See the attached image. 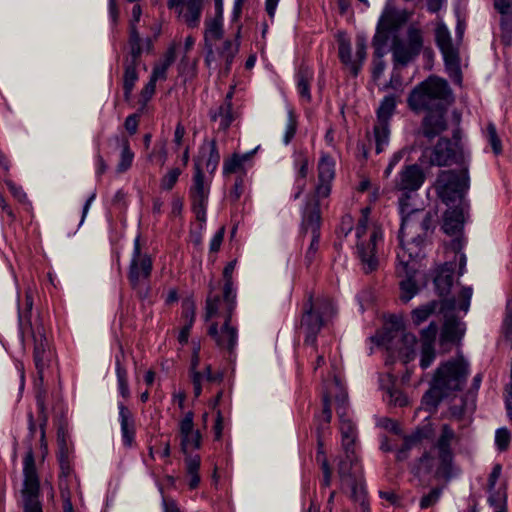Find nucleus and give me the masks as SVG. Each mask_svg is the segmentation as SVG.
Listing matches in <instances>:
<instances>
[{"instance_id":"obj_1","label":"nucleus","mask_w":512,"mask_h":512,"mask_svg":"<svg viewBox=\"0 0 512 512\" xmlns=\"http://www.w3.org/2000/svg\"><path fill=\"white\" fill-rule=\"evenodd\" d=\"M452 101V91L444 79L431 76L418 84L407 99L412 111L427 112L418 133L432 141L446 131L448 128L446 113Z\"/></svg>"},{"instance_id":"obj_2","label":"nucleus","mask_w":512,"mask_h":512,"mask_svg":"<svg viewBox=\"0 0 512 512\" xmlns=\"http://www.w3.org/2000/svg\"><path fill=\"white\" fill-rule=\"evenodd\" d=\"M433 229L434 220L430 212L417 217L403 218L399 232L400 248L397 252V260L407 266V261L419 258Z\"/></svg>"},{"instance_id":"obj_3","label":"nucleus","mask_w":512,"mask_h":512,"mask_svg":"<svg viewBox=\"0 0 512 512\" xmlns=\"http://www.w3.org/2000/svg\"><path fill=\"white\" fill-rule=\"evenodd\" d=\"M467 375L468 364L463 359L442 364L435 372L430 389L422 398L423 403L435 409L443 398L462 389Z\"/></svg>"},{"instance_id":"obj_4","label":"nucleus","mask_w":512,"mask_h":512,"mask_svg":"<svg viewBox=\"0 0 512 512\" xmlns=\"http://www.w3.org/2000/svg\"><path fill=\"white\" fill-rule=\"evenodd\" d=\"M33 301L30 295H26L27 311L20 313V327L23 335L29 334L33 341V358L37 369L38 379L43 382V373L54 358L50 348L49 340L46 337V330L40 316L32 319Z\"/></svg>"},{"instance_id":"obj_5","label":"nucleus","mask_w":512,"mask_h":512,"mask_svg":"<svg viewBox=\"0 0 512 512\" xmlns=\"http://www.w3.org/2000/svg\"><path fill=\"white\" fill-rule=\"evenodd\" d=\"M335 314L333 302L328 297L313 300L310 295L303 305L301 329L305 333V344L316 345L317 335L324 323Z\"/></svg>"},{"instance_id":"obj_6","label":"nucleus","mask_w":512,"mask_h":512,"mask_svg":"<svg viewBox=\"0 0 512 512\" xmlns=\"http://www.w3.org/2000/svg\"><path fill=\"white\" fill-rule=\"evenodd\" d=\"M328 194H309L303 214L302 232L310 235V244L306 251L305 261L310 266L316 258L320 245V205Z\"/></svg>"},{"instance_id":"obj_7","label":"nucleus","mask_w":512,"mask_h":512,"mask_svg":"<svg viewBox=\"0 0 512 512\" xmlns=\"http://www.w3.org/2000/svg\"><path fill=\"white\" fill-rule=\"evenodd\" d=\"M370 211L369 207L362 210V218L356 227V236L359 239L358 242V254L361 260L363 270L365 273L375 271L379 266V260L377 256V247L382 242V231L379 227L373 226L369 231L368 240H361L367 232V215Z\"/></svg>"},{"instance_id":"obj_8","label":"nucleus","mask_w":512,"mask_h":512,"mask_svg":"<svg viewBox=\"0 0 512 512\" xmlns=\"http://www.w3.org/2000/svg\"><path fill=\"white\" fill-rule=\"evenodd\" d=\"M471 297L472 288L464 287L460 291L458 301H456L455 298L441 300L440 312L444 313L445 316V322L440 335L441 346L455 343L461 337L462 331L460 329L459 321L455 317H449L448 313L454 311L456 308L467 312L470 306Z\"/></svg>"},{"instance_id":"obj_9","label":"nucleus","mask_w":512,"mask_h":512,"mask_svg":"<svg viewBox=\"0 0 512 512\" xmlns=\"http://www.w3.org/2000/svg\"><path fill=\"white\" fill-rule=\"evenodd\" d=\"M23 474V487L20 491L22 512H43L42 504L39 499L40 482L32 451H29L24 458Z\"/></svg>"},{"instance_id":"obj_10","label":"nucleus","mask_w":512,"mask_h":512,"mask_svg":"<svg viewBox=\"0 0 512 512\" xmlns=\"http://www.w3.org/2000/svg\"><path fill=\"white\" fill-rule=\"evenodd\" d=\"M424 45L423 32L420 28L410 25L407 29L406 42L395 36L391 51L395 66H406L421 52Z\"/></svg>"},{"instance_id":"obj_11","label":"nucleus","mask_w":512,"mask_h":512,"mask_svg":"<svg viewBox=\"0 0 512 512\" xmlns=\"http://www.w3.org/2000/svg\"><path fill=\"white\" fill-rule=\"evenodd\" d=\"M440 203L446 207L443 215L442 230L450 236L461 233L464 224V194H437Z\"/></svg>"},{"instance_id":"obj_12","label":"nucleus","mask_w":512,"mask_h":512,"mask_svg":"<svg viewBox=\"0 0 512 512\" xmlns=\"http://www.w3.org/2000/svg\"><path fill=\"white\" fill-rule=\"evenodd\" d=\"M152 271V260L147 254L141 253L139 238L135 239L132 259L129 266L128 279L130 285L140 297L147 293V281Z\"/></svg>"},{"instance_id":"obj_13","label":"nucleus","mask_w":512,"mask_h":512,"mask_svg":"<svg viewBox=\"0 0 512 512\" xmlns=\"http://www.w3.org/2000/svg\"><path fill=\"white\" fill-rule=\"evenodd\" d=\"M435 41L439 47L445 65L450 72V75L454 77L457 83L461 81V72L459 67V50L456 44L453 43L448 28L444 23H439L435 30Z\"/></svg>"},{"instance_id":"obj_14","label":"nucleus","mask_w":512,"mask_h":512,"mask_svg":"<svg viewBox=\"0 0 512 512\" xmlns=\"http://www.w3.org/2000/svg\"><path fill=\"white\" fill-rule=\"evenodd\" d=\"M396 106V101L393 96H387L381 102L377 111V121L373 127V135L369 141H374L376 153H381L384 147L389 142V119L391 118Z\"/></svg>"},{"instance_id":"obj_15","label":"nucleus","mask_w":512,"mask_h":512,"mask_svg":"<svg viewBox=\"0 0 512 512\" xmlns=\"http://www.w3.org/2000/svg\"><path fill=\"white\" fill-rule=\"evenodd\" d=\"M456 439L454 430L448 425L443 424L441 426L440 435L435 443V447L438 450V457L440 465L437 469V474L446 480H449L457 474L454 470L452 460L453 453L451 450V444Z\"/></svg>"},{"instance_id":"obj_16","label":"nucleus","mask_w":512,"mask_h":512,"mask_svg":"<svg viewBox=\"0 0 512 512\" xmlns=\"http://www.w3.org/2000/svg\"><path fill=\"white\" fill-rule=\"evenodd\" d=\"M432 166H449L462 158L458 143H452L448 138H440L433 148H425L422 154Z\"/></svg>"},{"instance_id":"obj_17","label":"nucleus","mask_w":512,"mask_h":512,"mask_svg":"<svg viewBox=\"0 0 512 512\" xmlns=\"http://www.w3.org/2000/svg\"><path fill=\"white\" fill-rule=\"evenodd\" d=\"M180 447L183 454L200 449L202 445V434L194 427V414L187 412L179 422Z\"/></svg>"},{"instance_id":"obj_18","label":"nucleus","mask_w":512,"mask_h":512,"mask_svg":"<svg viewBox=\"0 0 512 512\" xmlns=\"http://www.w3.org/2000/svg\"><path fill=\"white\" fill-rule=\"evenodd\" d=\"M469 188L467 170L441 171L435 182L437 192H465Z\"/></svg>"},{"instance_id":"obj_19","label":"nucleus","mask_w":512,"mask_h":512,"mask_svg":"<svg viewBox=\"0 0 512 512\" xmlns=\"http://www.w3.org/2000/svg\"><path fill=\"white\" fill-rule=\"evenodd\" d=\"M405 266V263L398 261L396 271L398 276L403 278L400 281V299L403 302H408L418 293L419 290L414 280V276L417 271L416 259L407 261V267Z\"/></svg>"},{"instance_id":"obj_20","label":"nucleus","mask_w":512,"mask_h":512,"mask_svg":"<svg viewBox=\"0 0 512 512\" xmlns=\"http://www.w3.org/2000/svg\"><path fill=\"white\" fill-rule=\"evenodd\" d=\"M208 334L215 340L216 344L221 349H226L232 353L238 339V330L236 327L231 325L230 316H226L223 326L220 332L218 331V324L212 323L208 329Z\"/></svg>"},{"instance_id":"obj_21","label":"nucleus","mask_w":512,"mask_h":512,"mask_svg":"<svg viewBox=\"0 0 512 512\" xmlns=\"http://www.w3.org/2000/svg\"><path fill=\"white\" fill-rule=\"evenodd\" d=\"M236 307V292L233 291V308L229 310L226 305V297L225 290L222 288V293L214 292L212 289L210 290L207 299H206V312L205 319L206 321L211 320L214 317L223 316L224 320L226 316H230L232 318V314Z\"/></svg>"},{"instance_id":"obj_22","label":"nucleus","mask_w":512,"mask_h":512,"mask_svg":"<svg viewBox=\"0 0 512 512\" xmlns=\"http://www.w3.org/2000/svg\"><path fill=\"white\" fill-rule=\"evenodd\" d=\"M340 403L337 413L340 418V432L342 436V447L344 451H352L355 450V442L357 439V430L354 423L345 416V402L346 396L343 395L341 398L337 399Z\"/></svg>"},{"instance_id":"obj_23","label":"nucleus","mask_w":512,"mask_h":512,"mask_svg":"<svg viewBox=\"0 0 512 512\" xmlns=\"http://www.w3.org/2000/svg\"><path fill=\"white\" fill-rule=\"evenodd\" d=\"M425 181V174L420 166L411 164L402 169L397 187L402 191L414 192L420 189Z\"/></svg>"},{"instance_id":"obj_24","label":"nucleus","mask_w":512,"mask_h":512,"mask_svg":"<svg viewBox=\"0 0 512 512\" xmlns=\"http://www.w3.org/2000/svg\"><path fill=\"white\" fill-rule=\"evenodd\" d=\"M475 398L473 395H466L459 399L458 403H454L449 407L447 417L459 422L462 426H466L470 422V416L475 410Z\"/></svg>"},{"instance_id":"obj_25","label":"nucleus","mask_w":512,"mask_h":512,"mask_svg":"<svg viewBox=\"0 0 512 512\" xmlns=\"http://www.w3.org/2000/svg\"><path fill=\"white\" fill-rule=\"evenodd\" d=\"M338 474L343 483L362 476V468L358 463L355 450L344 451V456L340 458L338 464Z\"/></svg>"},{"instance_id":"obj_26","label":"nucleus","mask_w":512,"mask_h":512,"mask_svg":"<svg viewBox=\"0 0 512 512\" xmlns=\"http://www.w3.org/2000/svg\"><path fill=\"white\" fill-rule=\"evenodd\" d=\"M424 196L425 197H422V194H403L399 200L402 219L406 216L417 217L425 214L423 210L429 194H425Z\"/></svg>"},{"instance_id":"obj_27","label":"nucleus","mask_w":512,"mask_h":512,"mask_svg":"<svg viewBox=\"0 0 512 512\" xmlns=\"http://www.w3.org/2000/svg\"><path fill=\"white\" fill-rule=\"evenodd\" d=\"M335 177V162L329 155H323L318 163V185L316 192H330Z\"/></svg>"},{"instance_id":"obj_28","label":"nucleus","mask_w":512,"mask_h":512,"mask_svg":"<svg viewBox=\"0 0 512 512\" xmlns=\"http://www.w3.org/2000/svg\"><path fill=\"white\" fill-rule=\"evenodd\" d=\"M453 274L454 265L452 263H445L438 268L435 278L434 285L438 295L444 299H448L451 287L453 285Z\"/></svg>"},{"instance_id":"obj_29","label":"nucleus","mask_w":512,"mask_h":512,"mask_svg":"<svg viewBox=\"0 0 512 512\" xmlns=\"http://www.w3.org/2000/svg\"><path fill=\"white\" fill-rule=\"evenodd\" d=\"M399 342L401 346L397 347L395 350L389 346L388 350L392 355L397 353V357L402 360L404 364H407L416 357V336L412 333L402 331Z\"/></svg>"},{"instance_id":"obj_30","label":"nucleus","mask_w":512,"mask_h":512,"mask_svg":"<svg viewBox=\"0 0 512 512\" xmlns=\"http://www.w3.org/2000/svg\"><path fill=\"white\" fill-rule=\"evenodd\" d=\"M206 29L204 33L205 48L207 50L206 61H209V56H213V42L222 38L223 25L222 16H215L214 18L205 21Z\"/></svg>"},{"instance_id":"obj_31","label":"nucleus","mask_w":512,"mask_h":512,"mask_svg":"<svg viewBox=\"0 0 512 512\" xmlns=\"http://www.w3.org/2000/svg\"><path fill=\"white\" fill-rule=\"evenodd\" d=\"M257 149L258 148L241 155L234 153L230 158L225 159L223 163L224 174L244 173L246 164L251 161Z\"/></svg>"},{"instance_id":"obj_32","label":"nucleus","mask_w":512,"mask_h":512,"mask_svg":"<svg viewBox=\"0 0 512 512\" xmlns=\"http://www.w3.org/2000/svg\"><path fill=\"white\" fill-rule=\"evenodd\" d=\"M202 3L203 1L201 0H185L184 6L179 9L178 14L191 28H195L199 25Z\"/></svg>"},{"instance_id":"obj_33","label":"nucleus","mask_w":512,"mask_h":512,"mask_svg":"<svg viewBox=\"0 0 512 512\" xmlns=\"http://www.w3.org/2000/svg\"><path fill=\"white\" fill-rule=\"evenodd\" d=\"M119 417L123 443L130 447L134 441L135 428L131 412L123 404L119 405Z\"/></svg>"},{"instance_id":"obj_34","label":"nucleus","mask_w":512,"mask_h":512,"mask_svg":"<svg viewBox=\"0 0 512 512\" xmlns=\"http://www.w3.org/2000/svg\"><path fill=\"white\" fill-rule=\"evenodd\" d=\"M339 58L347 66L353 76H357L360 71V64L352 59V50L350 40L340 35L338 38Z\"/></svg>"},{"instance_id":"obj_35","label":"nucleus","mask_w":512,"mask_h":512,"mask_svg":"<svg viewBox=\"0 0 512 512\" xmlns=\"http://www.w3.org/2000/svg\"><path fill=\"white\" fill-rule=\"evenodd\" d=\"M129 47L130 51L124 60V64L131 63L132 65H138L142 53V47L140 35L136 29V25L134 24H132L130 28Z\"/></svg>"},{"instance_id":"obj_36","label":"nucleus","mask_w":512,"mask_h":512,"mask_svg":"<svg viewBox=\"0 0 512 512\" xmlns=\"http://www.w3.org/2000/svg\"><path fill=\"white\" fill-rule=\"evenodd\" d=\"M210 117L213 121L219 120V128L226 130L235 119L232 104H221L217 110L210 112Z\"/></svg>"},{"instance_id":"obj_37","label":"nucleus","mask_w":512,"mask_h":512,"mask_svg":"<svg viewBox=\"0 0 512 512\" xmlns=\"http://www.w3.org/2000/svg\"><path fill=\"white\" fill-rule=\"evenodd\" d=\"M236 261L229 262L224 270H223V277L225 280V283L223 285V288L225 290V297H226V305L228 306L229 310L233 308V283H232V274L235 269Z\"/></svg>"},{"instance_id":"obj_38","label":"nucleus","mask_w":512,"mask_h":512,"mask_svg":"<svg viewBox=\"0 0 512 512\" xmlns=\"http://www.w3.org/2000/svg\"><path fill=\"white\" fill-rule=\"evenodd\" d=\"M440 306H441V301L440 302H437V301H431L425 305H422L416 309H414L412 311V320H413V323L418 326L420 325L422 322H424L425 320H427V318L433 314L437 308L440 309Z\"/></svg>"},{"instance_id":"obj_39","label":"nucleus","mask_w":512,"mask_h":512,"mask_svg":"<svg viewBox=\"0 0 512 512\" xmlns=\"http://www.w3.org/2000/svg\"><path fill=\"white\" fill-rule=\"evenodd\" d=\"M297 79V88L300 96L306 101H309L311 99L309 87L312 72L307 68H301L298 72Z\"/></svg>"},{"instance_id":"obj_40","label":"nucleus","mask_w":512,"mask_h":512,"mask_svg":"<svg viewBox=\"0 0 512 512\" xmlns=\"http://www.w3.org/2000/svg\"><path fill=\"white\" fill-rule=\"evenodd\" d=\"M422 440V433L417 431L404 438L401 448L397 451L396 458L398 461H403L407 458L408 452L418 445Z\"/></svg>"},{"instance_id":"obj_41","label":"nucleus","mask_w":512,"mask_h":512,"mask_svg":"<svg viewBox=\"0 0 512 512\" xmlns=\"http://www.w3.org/2000/svg\"><path fill=\"white\" fill-rule=\"evenodd\" d=\"M122 143V152L120 156V161L117 165V171L122 173L127 171L133 161L134 154L129 148V141L127 138L121 139Z\"/></svg>"},{"instance_id":"obj_42","label":"nucleus","mask_w":512,"mask_h":512,"mask_svg":"<svg viewBox=\"0 0 512 512\" xmlns=\"http://www.w3.org/2000/svg\"><path fill=\"white\" fill-rule=\"evenodd\" d=\"M37 400V407H38V422L40 426V432H41V442L44 443L45 438V428L48 423V414L46 411V406L44 403V396L41 392H39L36 396Z\"/></svg>"},{"instance_id":"obj_43","label":"nucleus","mask_w":512,"mask_h":512,"mask_svg":"<svg viewBox=\"0 0 512 512\" xmlns=\"http://www.w3.org/2000/svg\"><path fill=\"white\" fill-rule=\"evenodd\" d=\"M361 477L362 476H360L359 478H354L351 480V482L347 481L344 482L343 484L351 488V497L354 501L359 502L360 504H364L366 502L365 488Z\"/></svg>"},{"instance_id":"obj_44","label":"nucleus","mask_w":512,"mask_h":512,"mask_svg":"<svg viewBox=\"0 0 512 512\" xmlns=\"http://www.w3.org/2000/svg\"><path fill=\"white\" fill-rule=\"evenodd\" d=\"M501 38L504 43H509L512 38V12L500 15Z\"/></svg>"},{"instance_id":"obj_45","label":"nucleus","mask_w":512,"mask_h":512,"mask_svg":"<svg viewBox=\"0 0 512 512\" xmlns=\"http://www.w3.org/2000/svg\"><path fill=\"white\" fill-rule=\"evenodd\" d=\"M208 150L209 153L208 158L206 159L205 162V168L208 172L213 173L216 170L220 161V154L218 152L217 145L214 140L211 141V143L209 144Z\"/></svg>"},{"instance_id":"obj_46","label":"nucleus","mask_w":512,"mask_h":512,"mask_svg":"<svg viewBox=\"0 0 512 512\" xmlns=\"http://www.w3.org/2000/svg\"><path fill=\"white\" fill-rule=\"evenodd\" d=\"M436 353L434 346L429 344H421L420 366L422 369L428 368L435 360Z\"/></svg>"},{"instance_id":"obj_47","label":"nucleus","mask_w":512,"mask_h":512,"mask_svg":"<svg viewBox=\"0 0 512 512\" xmlns=\"http://www.w3.org/2000/svg\"><path fill=\"white\" fill-rule=\"evenodd\" d=\"M400 25L401 22L398 18H396L394 15L387 14L381 17L377 28L388 33L390 31L398 29Z\"/></svg>"},{"instance_id":"obj_48","label":"nucleus","mask_w":512,"mask_h":512,"mask_svg":"<svg viewBox=\"0 0 512 512\" xmlns=\"http://www.w3.org/2000/svg\"><path fill=\"white\" fill-rule=\"evenodd\" d=\"M487 138L493 149V152L498 155L502 152V144L501 140L497 135L496 128L494 124L489 123L487 126Z\"/></svg>"},{"instance_id":"obj_49","label":"nucleus","mask_w":512,"mask_h":512,"mask_svg":"<svg viewBox=\"0 0 512 512\" xmlns=\"http://www.w3.org/2000/svg\"><path fill=\"white\" fill-rule=\"evenodd\" d=\"M442 494V488H433L428 494L424 495L420 500V507L427 509L438 502Z\"/></svg>"},{"instance_id":"obj_50","label":"nucleus","mask_w":512,"mask_h":512,"mask_svg":"<svg viewBox=\"0 0 512 512\" xmlns=\"http://www.w3.org/2000/svg\"><path fill=\"white\" fill-rule=\"evenodd\" d=\"M207 202V194H197L193 199V209L196 218L199 221H205V205Z\"/></svg>"},{"instance_id":"obj_51","label":"nucleus","mask_w":512,"mask_h":512,"mask_svg":"<svg viewBox=\"0 0 512 512\" xmlns=\"http://www.w3.org/2000/svg\"><path fill=\"white\" fill-rule=\"evenodd\" d=\"M116 372H117L120 394L124 398H127L129 396V388H128V382H127V371L118 362L117 367H116Z\"/></svg>"},{"instance_id":"obj_52","label":"nucleus","mask_w":512,"mask_h":512,"mask_svg":"<svg viewBox=\"0 0 512 512\" xmlns=\"http://www.w3.org/2000/svg\"><path fill=\"white\" fill-rule=\"evenodd\" d=\"M433 466H434V458L429 453H425L419 459L418 464L415 467V473L416 474L429 473L432 470Z\"/></svg>"},{"instance_id":"obj_53","label":"nucleus","mask_w":512,"mask_h":512,"mask_svg":"<svg viewBox=\"0 0 512 512\" xmlns=\"http://www.w3.org/2000/svg\"><path fill=\"white\" fill-rule=\"evenodd\" d=\"M180 169L174 168L171 169L163 178L161 181V188L164 190H171L174 185L176 184L179 176H180Z\"/></svg>"},{"instance_id":"obj_54","label":"nucleus","mask_w":512,"mask_h":512,"mask_svg":"<svg viewBox=\"0 0 512 512\" xmlns=\"http://www.w3.org/2000/svg\"><path fill=\"white\" fill-rule=\"evenodd\" d=\"M437 332H438L437 324H435L434 322H431L429 324V326L427 328L423 329L421 332L422 344H429V345L433 346Z\"/></svg>"},{"instance_id":"obj_55","label":"nucleus","mask_w":512,"mask_h":512,"mask_svg":"<svg viewBox=\"0 0 512 512\" xmlns=\"http://www.w3.org/2000/svg\"><path fill=\"white\" fill-rule=\"evenodd\" d=\"M195 174L193 177V186L192 190L193 192H204L206 185L204 181V175L201 171V164L196 163L195 164Z\"/></svg>"},{"instance_id":"obj_56","label":"nucleus","mask_w":512,"mask_h":512,"mask_svg":"<svg viewBox=\"0 0 512 512\" xmlns=\"http://www.w3.org/2000/svg\"><path fill=\"white\" fill-rule=\"evenodd\" d=\"M495 441L498 448L504 451L508 448L510 443V432L507 428H500L496 431Z\"/></svg>"},{"instance_id":"obj_57","label":"nucleus","mask_w":512,"mask_h":512,"mask_svg":"<svg viewBox=\"0 0 512 512\" xmlns=\"http://www.w3.org/2000/svg\"><path fill=\"white\" fill-rule=\"evenodd\" d=\"M366 58V38L362 35H358L356 38V59L360 67L362 66Z\"/></svg>"},{"instance_id":"obj_58","label":"nucleus","mask_w":512,"mask_h":512,"mask_svg":"<svg viewBox=\"0 0 512 512\" xmlns=\"http://www.w3.org/2000/svg\"><path fill=\"white\" fill-rule=\"evenodd\" d=\"M185 463H186V471L187 474H193L198 473V470L200 468V456L199 455H191V452L188 454H185Z\"/></svg>"},{"instance_id":"obj_59","label":"nucleus","mask_w":512,"mask_h":512,"mask_svg":"<svg viewBox=\"0 0 512 512\" xmlns=\"http://www.w3.org/2000/svg\"><path fill=\"white\" fill-rule=\"evenodd\" d=\"M239 50V42L226 40L223 43L222 49L220 51V55H229V57H235Z\"/></svg>"},{"instance_id":"obj_60","label":"nucleus","mask_w":512,"mask_h":512,"mask_svg":"<svg viewBox=\"0 0 512 512\" xmlns=\"http://www.w3.org/2000/svg\"><path fill=\"white\" fill-rule=\"evenodd\" d=\"M503 330L506 337L512 335V298L507 302L506 317L504 319Z\"/></svg>"},{"instance_id":"obj_61","label":"nucleus","mask_w":512,"mask_h":512,"mask_svg":"<svg viewBox=\"0 0 512 512\" xmlns=\"http://www.w3.org/2000/svg\"><path fill=\"white\" fill-rule=\"evenodd\" d=\"M168 66L163 63L156 64L153 68L150 80L157 82V80H165L167 75Z\"/></svg>"},{"instance_id":"obj_62","label":"nucleus","mask_w":512,"mask_h":512,"mask_svg":"<svg viewBox=\"0 0 512 512\" xmlns=\"http://www.w3.org/2000/svg\"><path fill=\"white\" fill-rule=\"evenodd\" d=\"M389 394V402L393 403L395 406H404L407 403V400L403 393L396 389H391L388 392Z\"/></svg>"},{"instance_id":"obj_63","label":"nucleus","mask_w":512,"mask_h":512,"mask_svg":"<svg viewBox=\"0 0 512 512\" xmlns=\"http://www.w3.org/2000/svg\"><path fill=\"white\" fill-rule=\"evenodd\" d=\"M224 233H225V227L222 226L216 232V234L214 235V237L212 238V240L210 242V251L211 252H217L220 249L221 244H222L223 239H224Z\"/></svg>"},{"instance_id":"obj_64","label":"nucleus","mask_w":512,"mask_h":512,"mask_svg":"<svg viewBox=\"0 0 512 512\" xmlns=\"http://www.w3.org/2000/svg\"><path fill=\"white\" fill-rule=\"evenodd\" d=\"M494 8L500 15L512 13V0H494Z\"/></svg>"}]
</instances>
